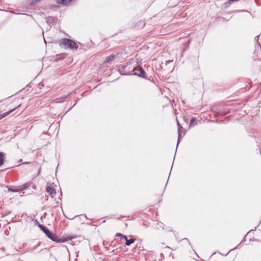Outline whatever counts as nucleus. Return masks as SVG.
<instances>
[{
  "label": "nucleus",
  "instance_id": "1",
  "mask_svg": "<svg viewBox=\"0 0 261 261\" xmlns=\"http://www.w3.org/2000/svg\"><path fill=\"white\" fill-rule=\"evenodd\" d=\"M40 229L45 233V234L51 240L57 243H64L72 240V237L71 236L63 237L59 238L55 236L54 234L51 233L50 231L46 228V227L42 225H39Z\"/></svg>",
  "mask_w": 261,
  "mask_h": 261
},
{
  "label": "nucleus",
  "instance_id": "2",
  "mask_svg": "<svg viewBox=\"0 0 261 261\" xmlns=\"http://www.w3.org/2000/svg\"><path fill=\"white\" fill-rule=\"evenodd\" d=\"M59 44L60 46L64 45L66 48L73 50H76L79 47L78 44L75 41L68 38L62 39L59 41Z\"/></svg>",
  "mask_w": 261,
  "mask_h": 261
},
{
  "label": "nucleus",
  "instance_id": "3",
  "mask_svg": "<svg viewBox=\"0 0 261 261\" xmlns=\"http://www.w3.org/2000/svg\"><path fill=\"white\" fill-rule=\"evenodd\" d=\"M126 74H133L134 75H137L141 77H144L146 73L145 72L141 67L138 66L136 67H133V70L128 71L127 73H126Z\"/></svg>",
  "mask_w": 261,
  "mask_h": 261
},
{
  "label": "nucleus",
  "instance_id": "4",
  "mask_svg": "<svg viewBox=\"0 0 261 261\" xmlns=\"http://www.w3.org/2000/svg\"><path fill=\"white\" fill-rule=\"evenodd\" d=\"M55 185L54 183L47 184L46 187V191L53 198L56 194Z\"/></svg>",
  "mask_w": 261,
  "mask_h": 261
},
{
  "label": "nucleus",
  "instance_id": "5",
  "mask_svg": "<svg viewBox=\"0 0 261 261\" xmlns=\"http://www.w3.org/2000/svg\"><path fill=\"white\" fill-rule=\"evenodd\" d=\"M75 0H57V3L59 4H62L64 5H68L74 2Z\"/></svg>",
  "mask_w": 261,
  "mask_h": 261
},
{
  "label": "nucleus",
  "instance_id": "6",
  "mask_svg": "<svg viewBox=\"0 0 261 261\" xmlns=\"http://www.w3.org/2000/svg\"><path fill=\"white\" fill-rule=\"evenodd\" d=\"M115 58V55H111L110 56H109L108 57H107L105 60V63H109L110 62V61H112L113 60H114Z\"/></svg>",
  "mask_w": 261,
  "mask_h": 261
},
{
  "label": "nucleus",
  "instance_id": "7",
  "mask_svg": "<svg viewBox=\"0 0 261 261\" xmlns=\"http://www.w3.org/2000/svg\"><path fill=\"white\" fill-rule=\"evenodd\" d=\"M125 240L126 241L125 245L126 246H129L130 244L134 243L135 241V239H131L128 240L127 237H126V239H125Z\"/></svg>",
  "mask_w": 261,
  "mask_h": 261
},
{
  "label": "nucleus",
  "instance_id": "8",
  "mask_svg": "<svg viewBox=\"0 0 261 261\" xmlns=\"http://www.w3.org/2000/svg\"><path fill=\"white\" fill-rule=\"evenodd\" d=\"M15 109L12 110H10L6 113H5L4 114H0V120L3 119V118L5 117L6 116H8V115H9L10 113H11L13 111H14Z\"/></svg>",
  "mask_w": 261,
  "mask_h": 261
},
{
  "label": "nucleus",
  "instance_id": "9",
  "mask_svg": "<svg viewBox=\"0 0 261 261\" xmlns=\"http://www.w3.org/2000/svg\"><path fill=\"white\" fill-rule=\"evenodd\" d=\"M177 125H178V133H184L185 134V129H184V128L180 124V123L178 122L177 120Z\"/></svg>",
  "mask_w": 261,
  "mask_h": 261
},
{
  "label": "nucleus",
  "instance_id": "10",
  "mask_svg": "<svg viewBox=\"0 0 261 261\" xmlns=\"http://www.w3.org/2000/svg\"><path fill=\"white\" fill-rule=\"evenodd\" d=\"M4 155L3 152H0V167L4 164Z\"/></svg>",
  "mask_w": 261,
  "mask_h": 261
},
{
  "label": "nucleus",
  "instance_id": "11",
  "mask_svg": "<svg viewBox=\"0 0 261 261\" xmlns=\"http://www.w3.org/2000/svg\"><path fill=\"white\" fill-rule=\"evenodd\" d=\"M30 184L29 182H27L24 184L22 187L20 188L21 191L27 189L29 187H30Z\"/></svg>",
  "mask_w": 261,
  "mask_h": 261
},
{
  "label": "nucleus",
  "instance_id": "12",
  "mask_svg": "<svg viewBox=\"0 0 261 261\" xmlns=\"http://www.w3.org/2000/svg\"><path fill=\"white\" fill-rule=\"evenodd\" d=\"M9 191L13 192H20V188L19 189H12V188H8Z\"/></svg>",
  "mask_w": 261,
  "mask_h": 261
},
{
  "label": "nucleus",
  "instance_id": "13",
  "mask_svg": "<svg viewBox=\"0 0 261 261\" xmlns=\"http://www.w3.org/2000/svg\"><path fill=\"white\" fill-rule=\"evenodd\" d=\"M116 236L119 237L121 238L122 239H126V236H125L120 233H117Z\"/></svg>",
  "mask_w": 261,
  "mask_h": 261
},
{
  "label": "nucleus",
  "instance_id": "14",
  "mask_svg": "<svg viewBox=\"0 0 261 261\" xmlns=\"http://www.w3.org/2000/svg\"><path fill=\"white\" fill-rule=\"evenodd\" d=\"M178 133V142H177V144H178L179 143V142L180 141V140L181 139V138L182 137V135H181V133ZM178 145H177V146Z\"/></svg>",
  "mask_w": 261,
  "mask_h": 261
},
{
  "label": "nucleus",
  "instance_id": "15",
  "mask_svg": "<svg viewBox=\"0 0 261 261\" xmlns=\"http://www.w3.org/2000/svg\"><path fill=\"white\" fill-rule=\"evenodd\" d=\"M196 120V118H192L190 122V124H192Z\"/></svg>",
  "mask_w": 261,
  "mask_h": 261
},
{
  "label": "nucleus",
  "instance_id": "16",
  "mask_svg": "<svg viewBox=\"0 0 261 261\" xmlns=\"http://www.w3.org/2000/svg\"><path fill=\"white\" fill-rule=\"evenodd\" d=\"M68 95H66V96H64V97H62V98H61V99L62 100V101H63V100L66 98H67V97H68Z\"/></svg>",
  "mask_w": 261,
  "mask_h": 261
},
{
  "label": "nucleus",
  "instance_id": "17",
  "mask_svg": "<svg viewBox=\"0 0 261 261\" xmlns=\"http://www.w3.org/2000/svg\"><path fill=\"white\" fill-rule=\"evenodd\" d=\"M171 62H172V60H168V61H166V64H167V63H170Z\"/></svg>",
  "mask_w": 261,
  "mask_h": 261
},
{
  "label": "nucleus",
  "instance_id": "18",
  "mask_svg": "<svg viewBox=\"0 0 261 261\" xmlns=\"http://www.w3.org/2000/svg\"><path fill=\"white\" fill-rule=\"evenodd\" d=\"M238 0H229L230 2L238 1Z\"/></svg>",
  "mask_w": 261,
  "mask_h": 261
},
{
  "label": "nucleus",
  "instance_id": "19",
  "mask_svg": "<svg viewBox=\"0 0 261 261\" xmlns=\"http://www.w3.org/2000/svg\"><path fill=\"white\" fill-rule=\"evenodd\" d=\"M238 0H229L230 2L238 1Z\"/></svg>",
  "mask_w": 261,
  "mask_h": 261
},
{
  "label": "nucleus",
  "instance_id": "20",
  "mask_svg": "<svg viewBox=\"0 0 261 261\" xmlns=\"http://www.w3.org/2000/svg\"><path fill=\"white\" fill-rule=\"evenodd\" d=\"M127 67H128V66L127 65L126 66H125V68H127Z\"/></svg>",
  "mask_w": 261,
  "mask_h": 261
}]
</instances>
